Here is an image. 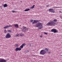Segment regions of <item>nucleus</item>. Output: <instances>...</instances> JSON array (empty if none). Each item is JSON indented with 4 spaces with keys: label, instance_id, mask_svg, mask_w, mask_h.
<instances>
[{
    "label": "nucleus",
    "instance_id": "nucleus-31",
    "mask_svg": "<svg viewBox=\"0 0 62 62\" xmlns=\"http://www.w3.org/2000/svg\"><path fill=\"white\" fill-rule=\"evenodd\" d=\"M46 6L47 7H48L49 6V5H47Z\"/></svg>",
    "mask_w": 62,
    "mask_h": 62
},
{
    "label": "nucleus",
    "instance_id": "nucleus-12",
    "mask_svg": "<svg viewBox=\"0 0 62 62\" xmlns=\"http://www.w3.org/2000/svg\"><path fill=\"white\" fill-rule=\"evenodd\" d=\"M51 12V13H54L55 12V11H54V10L53 9H52Z\"/></svg>",
    "mask_w": 62,
    "mask_h": 62
},
{
    "label": "nucleus",
    "instance_id": "nucleus-30",
    "mask_svg": "<svg viewBox=\"0 0 62 62\" xmlns=\"http://www.w3.org/2000/svg\"><path fill=\"white\" fill-rule=\"evenodd\" d=\"M40 37L41 38H42V36L41 35L40 36Z\"/></svg>",
    "mask_w": 62,
    "mask_h": 62
},
{
    "label": "nucleus",
    "instance_id": "nucleus-5",
    "mask_svg": "<svg viewBox=\"0 0 62 62\" xmlns=\"http://www.w3.org/2000/svg\"><path fill=\"white\" fill-rule=\"evenodd\" d=\"M22 31L23 32H26L28 30V29H27V28L25 27H23L22 28Z\"/></svg>",
    "mask_w": 62,
    "mask_h": 62
},
{
    "label": "nucleus",
    "instance_id": "nucleus-22",
    "mask_svg": "<svg viewBox=\"0 0 62 62\" xmlns=\"http://www.w3.org/2000/svg\"><path fill=\"white\" fill-rule=\"evenodd\" d=\"M7 32V31H6V30H4V33H6Z\"/></svg>",
    "mask_w": 62,
    "mask_h": 62
},
{
    "label": "nucleus",
    "instance_id": "nucleus-20",
    "mask_svg": "<svg viewBox=\"0 0 62 62\" xmlns=\"http://www.w3.org/2000/svg\"><path fill=\"white\" fill-rule=\"evenodd\" d=\"M7 28H8L7 26L4 27V29H6Z\"/></svg>",
    "mask_w": 62,
    "mask_h": 62
},
{
    "label": "nucleus",
    "instance_id": "nucleus-16",
    "mask_svg": "<svg viewBox=\"0 0 62 62\" xmlns=\"http://www.w3.org/2000/svg\"><path fill=\"white\" fill-rule=\"evenodd\" d=\"M52 8L49 9L48 10V11L50 12H52Z\"/></svg>",
    "mask_w": 62,
    "mask_h": 62
},
{
    "label": "nucleus",
    "instance_id": "nucleus-33",
    "mask_svg": "<svg viewBox=\"0 0 62 62\" xmlns=\"http://www.w3.org/2000/svg\"><path fill=\"white\" fill-rule=\"evenodd\" d=\"M21 2H22V1H21Z\"/></svg>",
    "mask_w": 62,
    "mask_h": 62
},
{
    "label": "nucleus",
    "instance_id": "nucleus-13",
    "mask_svg": "<svg viewBox=\"0 0 62 62\" xmlns=\"http://www.w3.org/2000/svg\"><path fill=\"white\" fill-rule=\"evenodd\" d=\"M29 10H30V9H25L24 10V11H29Z\"/></svg>",
    "mask_w": 62,
    "mask_h": 62
},
{
    "label": "nucleus",
    "instance_id": "nucleus-15",
    "mask_svg": "<svg viewBox=\"0 0 62 62\" xmlns=\"http://www.w3.org/2000/svg\"><path fill=\"white\" fill-rule=\"evenodd\" d=\"M4 7L5 8V7H8V5H7V4H5L4 5Z\"/></svg>",
    "mask_w": 62,
    "mask_h": 62
},
{
    "label": "nucleus",
    "instance_id": "nucleus-10",
    "mask_svg": "<svg viewBox=\"0 0 62 62\" xmlns=\"http://www.w3.org/2000/svg\"><path fill=\"white\" fill-rule=\"evenodd\" d=\"M26 44H25V43L23 44L22 45L20 46V48L22 49L23 48V46H25V45Z\"/></svg>",
    "mask_w": 62,
    "mask_h": 62
},
{
    "label": "nucleus",
    "instance_id": "nucleus-6",
    "mask_svg": "<svg viewBox=\"0 0 62 62\" xmlns=\"http://www.w3.org/2000/svg\"><path fill=\"white\" fill-rule=\"evenodd\" d=\"M11 37V35L9 33H7L5 37L7 39V38H10Z\"/></svg>",
    "mask_w": 62,
    "mask_h": 62
},
{
    "label": "nucleus",
    "instance_id": "nucleus-1",
    "mask_svg": "<svg viewBox=\"0 0 62 62\" xmlns=\"http://www.w3.org/2000/svg\"><path fill=\"white\" fill-rule=\"evenodd\" d=\"M57 22V20L54 19L53 20L50 21V22L46 24L48 26H54L55 23L54 22Z\"/></svg>",
    "mask_w": 62,
    "mask_h": 62
},
{
    "label": "nucleus",
    "instance_id": "nucleus-29",
    "mask_svg": "<svg viewBox=\"0 0 62 62\" xmlns=\"http://www.w3.org/2000/svg\"><path fill=\"white\" fill-rule=\"evenodd\" d=\"M29 52V51L28 50H27L26 51V53H27Z\"/></svg>",
    "mask_w": 62,
    "mask_h": 62
},
{
    "label": "nucleus",
    "instance_id": "nucleus-4",
    "mask_svg": "<svg viewBox=\"0 0 62 62\" xmlns=\"http://www.w3.org/2000/svg\"><path fill=\"white\" fill-rule=\"evenodd\" d=\"M46 53V51L43 49L41 50L40 52V54H42V55H44V54H45Z\"/></svg>",
    "mask_w": 62,
    "mask_h": 62
},
{
    "label": "nucleus",
    "instance_id": "nucleus-21",
    "mask_svg": "<svg viewBox=\"0 0 62 62\" xmlns=\"http://www.w3.org/2000/svg\"><path fill=\"white\" fill-rule=\"evenodd\" d=\"M8 32H10V33H11V32H12V31H11V30H8Z\"/></svg>",
    "mask_w": 62,
    "mask_h": 62
},
{
    "label": "nucleus",
    "instance_id": "nucleus-11",
    "mask_svg": "<svg viewBox=\"0 0 62 62\" xmlns=\"http://www.w3.org/2000/svg\"><path fill=\"white\" fill-rule=\"evenodd\" d=\"M14 26L16 28H17L19 27V25L18 24H15L14 25Z\"/></svg>",
    "mask_w": 62,
    "mask_h": 62
},
{
    "label": "nucleus",
    "instance_id": "nucleus-18",
    "mask_svg": "<svg viewBox=\"0 0 62 62\" xmlns=\"http://www.w3.org/2000/svg\"><path fill=\"white\" fill-rule=\"evenodd\" d=\"M7 27L8 28H9L10 27H12V26L11 25H7Z\"/></svg>",
    "mask_w": 62,
    "mask_h": 62
},
{
    "label": "nucleus",
    "instance_id": "nucleus-9",
    "mask_svg": "<svg viewBox=\"0 0 62 62\" xmlns=\"http://www.w3.org/2000/svg\"><path fill=\"white\" fill-rule=\"evenodd\" d=\"M21 50H22L21 48H20L17 47L16 48V49H15V50L16 51H21Z\"/></svg>",
    "mask_w": 62,
    "mask_h": 62
},
{
    "label": "nucleus",
    "instance_id": "nucleus-23",
    "mask_svg": "<svg viewBox=\"0 0 62 62\" xmlns=\"http://www.w3.org/2000/svg\"><path fill=\"white\" fill-rule=\"evenodd\" d=\"M16 37H18L19 36V34L17 33L16 34Z\"/></svg>",
    "mask_w": 62,
    "mask_h": 62
},
{
    "label": "nucleus",
    "instance_id": "nucleus-14",
    "mask_svg": "<svg viewBox=\"0 0 62 62\" xmlns=\"http://www.w3.org/2000/svg\"><path fill=\"white\" fill-rule=\"evenodd\" d=\"M24 35V34H23L21 33H20V35L21 36V37H23V35Z\"/></svg>",
    "mask_w": 62,
    "mask_h": 62
},
{
    "label": "nucleus",
    "instance_id": "nucleus-32",
    "mask_svg": "<svg viewBox=\"0 0 62 62\" xmlns=\"http://www.w3.org/2000/svg\"><path fill=\"white\" fill-rule=\"evenodd\" d=\"M59 12L60 13H61V11H59Z\"/></svg>",
    "mask_w": 62,
    "mask_h": 62
},
{
    "label": "nucleus",
    "instance_id": "nucleus-7",
    "mask_svg": "<svg viewBox=\"0 0 62 62\" xmlns=\"http://www.w3.org/2000/svg\"><path fill=\"white\" fill-rule=\"evenodd\" d=\"M51 31L52 32H54V33H55L58 32V31L57 30H56L55 29H52Z\"/></svg>",
    "mask_w": 62,
    "mask_h": 62
},
{
    "label": "nucleus",
    "instance_id": "nucleus-28",
    "mask_svg": "<svg viewBox=\"0 0 62 62\" xmlns=\"http://www.w3.org/2000/svg\"><path fill=\"white\" fill-rule=\"evenodd\" d=\"M18 44H17V45H16V47H18Z\"/></svg>",
    "mask_w": 62,
    "mask_h": 62
},
{
    "label": "nucleus",
    "instance_id": "nucleus-17",
    "mask_svg": "<svg viewBox=\"0 0 62 62\" xmlns=\"http://www.w3.org/2000/svg\"><path fill=\"white\" fill-rule=\"evenodd\" d=\"M35 5H33V6H32L31 8V9H33V8H34V7H35Z\"/></svg>",
    "mask_w": 62,
    "mask_h": 62
},
{
    "label": "nucleus",
    "instance_id": "nucleus-2",
    "mask_svg": "<svg viewBox=\"0 0 62 62\" xmlns=\"http://www.w3.org/2000/svg\"><path fill=\"white\" fill-rule=\"evenodd\" d=\"M35 26L36 27H39V26L38 28L39 29H41L43 27L41 23L40 22L36 24Z\"/></svg>",
    "mask_w": 62,
    "mask_h": 62
},
{
    "label": "nucleus",
    "instance_id": "nucleus-8",
    "mask_svg": "<svg viewBox=\"0 0 62 62\" xmlns=\"http://www.w3.org/2000/svg\"><path fill=\"white\" fill-rule=\"evenodd\" d=\"M7 61L3 59H0V62H6Z\"/></svg>",
    "mask_w": 62,
    "mask_h": 62
},
{
    "label": "nucleus",
    "instance_id": "nucleus-24",
    "mask_svg": "<svg viewBox=\"0 0 62 62\" xmlns=\"http://www.w3.org/2000/svg\"><path fill=\"white\" fill-rule=\"evenodd\" d=\"M31 45V43H30V44H28V45H30V47H31L32 46Z\"/></svg>",
    "mask_w": 62,
    "mask_h": 62
},
{
    "label": "nucleus",
    "instance_id": "nucleus-25",
    "mask_svg": "<svg viewBox=\"0 0 62 62\" xmlns=\"http://www.w3.org/2000/svg\"><path fill=\"white\" fill-rule=\"evenodd\" d=\"M12 12H13V13H14V12H16V11L14 10L12 11Z\"/></svg>",
    "mask_w": 62,
    "mask_h": 62
},
{
    "label": "nucleus",
    "instance_id": "nucleus-19",
    "mask_svg": "<svg viewBox=\"0 0 62 62\" xmlns=\"http://www.w3.org/2000/svg\"><path fill=\"white\" fill-rule=\"evenodd\" d=\"M44 50H46V51H48V48H45Z\"/></svg>",
    "mask_w": 62,
    "mask_h": 62
},
{
    "label": "nucleus",
    "instance_id": "nucleus-3",
    "mask_svg": "<svg viewBox=\"0 0 62 62\" xmlns=\"http://www.w3.org/2000/svg\"><path fill=\"white\" fill-rule=\"evenodd\" d=\"M33 21H34L33 22H32ZM39 20H34L33 19H31L30 20V22L31 23H32V24H35V23H37L38 22H39Z\"/></svg>",
    "mask_w": 62,
    "mask_h": 62
},
{
    "label": "nucleus",
    "instance_id": "nucleus-27",
    "mask_svg": "<svg viewBox=\"0 0 62 62\" xmlns=\"http://www.w3.org/2000/svg\"><path fill=\"white\" fill-rule=\"evenodd\" d=\"M44 34H46V35H47V34H48V33H47L46 32H45L44 33Z\"/></svg>",
    "mask_w": 62,
    "mask_h": 62
},
{
    "label": "nucleus",
    "instance_id": "nucleus-26",
    "mask_svg": "<svg viewBox=\"0 0 62 62\" xmlns=\"http://www.w3.org/2000/svg\"><path fill=\"white\" fill-rule=\"evenodd\" d=\"M59 8V7H55V8Z\"/></svg>",
    "mask_w": 62,
    "mask_h": 62
}]
</instances>
